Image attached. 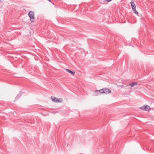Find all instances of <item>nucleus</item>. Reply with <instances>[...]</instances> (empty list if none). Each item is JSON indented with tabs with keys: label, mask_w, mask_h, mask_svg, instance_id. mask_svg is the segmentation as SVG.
<instances>
[{
	"label": "nucleus",
	"mask_w": 154,
	"mask_h": 154,
	"mask_svg": "<svg viewBox=\"0 0 154 154\" xmlns=\"http://www.w3.org/2000/svg\"><path fill=\"white\" fill-rule=\"evenodd\" d=\"M137 85V83L136 82L133 83H130L129 84V85H130L131 87H134V85Z\"/></svg>",
	"instance_id": "obj_8"
},
{
	"label": "nucleus",
	"mask_w": 154,
	"mask_h": 154,
	"mask_svg": "<svg viewBox=\"0 0 154 154\" xmlns=\"http://www.w3.org/2000/svg\"><path fill=\"white\" fill-rule=\"evenodd\" d=\"M130 3L131 4L132 9H133V11H134V13L136 14H138V12L136 11V6L135 4L134 3V2H130Z\"/></svg>",
	"instance_id": "obj_3"
},
{
	"label": "nucleus",
	"mask_w": 154,
	"mask_h": 154,
	"mask_svg": "<svg viewBox=\"0 0 154 154\" xmlns=\"http://www.w3.org/2000/svg\"><path fill=\"white\" fill-rule=\"evenodd\" d=\"M51 98L54 102H60V100L57 98L55 97L52 96L51 97Z\"/></svg>",
	"instance_id": "obj_5"
},
{
	"label": "nucleus",
	"mask_w": 154,
	"mask_h": 154,
	"mask_svg": "<svg viewBox=\"0 0 154 154\" xmlns=\"http://www.w3.org/2000/svg\"><path fill=\"white\" fill-rule=\"evenodd\" d=\"M49 2H51V0H48Z\"/></svg>",
	"instance_id": "obj_9"
},
{
	"label": "nucleus",
	"mask_w": 154,
	"mask_h": 154,
	"mask_svg": "<svg viewBox=\"0 0 154 154\" xmlns=\"http://www.w3.org/2000/svg\"><path fill=\"white\" fill-rule=\"evenodd\" d=\"M99 91V90H95L94 91V93L95 94V95H97L98 94L100 93Z\"/></svg>",
	"instance_id": "obj_7"
},
{
	"label": "nucleus",
	"mask_w": 154,
	"mask_h": 154,
	"mask_svg": "<svg viewBox=\"0 0 154 154\" xmlns=\"http://www.w3.org/2000/svg\"><path fill=\"white\" fill-rule=\"evenodd\" d=\"M140 109L142 110L148 111L150 110V107L148 105H145L144 106H141L140 107Z\"/></svg>",
	"instance_id": "obj_4"
},
{
	"label": "nucleus",
	"mask_w": 154,
	"mask_h": 154,
	"mask_svg": "<svg viewBox=\"0 0 154 154\" xmlns=\"http://www.w3.org/2000/svg\"><path fill=\"white\" fill-rule=\"evenodd\" d=\"M34 13L33 11H30L28 15L30 17V20L31 22H34L35 17H34Z\"/></svg>",
	"instance_id": "obj_2"
},
{
	"label": "nucleus",
	"mask_w": 154,
	"mask_h": 154,
	"mask_svg": "<svg viewBox=\"0 0 154 154\" xmlns=\"http://www.w3.org/2000/svg\"><path fill=\"white\" fill-rule=\"evenodd\" d=\"M66 70L67 72H69V73H71L73 75H75V72H73L68 69H66Z\"/></svg>",
	"instance_id": "obj_6"
},
{
	"label": "nucleus",
	"mask_w": 154,
	"mask_h": 154,
	"mask_svg": "<svg viewBox=\"0 0 154 154\" xmlns=\"http://www.w3.org/2000/svg\"><path fill=\"white\" fill-rule=\"evenodd\" d=\"M100 93H104L106 94H109L111 92V91L108 88H105L99 90Z\"/></svg>",
	"instance_id": "obj_1"
}]
</instances>
